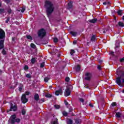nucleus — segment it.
Masks as SVG:
<instances>
[{"label":"nucleus","instance_id":"1","mask_svg":"<svg viewBox=\"0 0 124 124\" xmlns=\"http://www.w3.org/2000/svg\"><path fill=\"white\" fill-rule=\"evenodd\" d=\"M45 7L46 8V12L47 16H50L54 12V10H55L54 4L49 0H46L45 2Z\"/></svg>","mask_w":124,"mask_h":124},{"label":"nucleus","instance_id":"2","mask_svg":"<svg viewBox=\"0 0 124 124\" xmlns=\"http://www.w3.org/2000/svg\"><path fill=\"white\" fill-rule=\"evenodd\" d=\"M116 84L119 87H124V72L120 70V75L116 78L115 81Z\"/></svg>","mask_w":124,"mask_h":124},{"label":"nucleus","instance_id":"3","mask_svg":"<svg viewBox=\"0 0 124 124\" xmlns=\"http://www.w3.org/2000/svg\"><path fill=\"white\" fill-rule=\"evenodd\" d=\"M16 115L14 114L12 115L11 116V121H10V124H15V123H20V122H21V119H20L19 118H16Z\"/></svg>","mask_w":124,"mask_h":124},{"label":"nucleus","instance_id":"4","mask_svg":"<svg viewBox=\"0 0 124 124\" xmlns=\"http://www.w3.org/2000/svg\"><path fill=\"white\" fill-rule=\"evenodd\" d=\"M37 34L38 37H40V38H43V37L46 36V31H45V29L44 28L41 29L38 31Z\"/></svg>","mask_w":124,"mask_h":124},{"label":"nucleus","instance_id":"5","mask_svg":"<svg viewBox=\"0 0 124 124\" xmlns=\"http://www.w3.org/2000/svg\"><path fill=\"white\" fill-rule=\"evenodd\" d=\"M109 54L114 58L115 61H117L118 59H119V57H120L121 55V52L120 51H116L115 54V52H114V51H111Z\"/></svg>","mask_w":124,"mask_h":124},{"label":"nucleus","instance_id":"6","mask_svg":"<svg viewBox=\"0 0 124 124\" xmlns=\"http://www.w3.org/2000/svg\"><path fill=\"white\" fill-rule=\"evenodd\" d=\"M18 109V106L16 105H13V104H11L10 109L7 110V113H9L11 111H14V112H16Z\"/></svg>","mask_w":124,"mask_h":124},{"label":"nucleus","instance_id":"7","mask_svg":"<svg viewBox=\"0 0 124 124\" xmlns=\"http://www.w3.org/2000/svg\"><path fill=\"white\" fill-rule=\"evenodd\" d=\"M92 78H93V74H92V73L87 72L85 73V79L86 81H91Z\"/></svg>","mask_w":124,"mask_h":124},{"label":"nucleus","instance_id":"8","mask_svg":"<svg viewBox=\"0 0 124 124\" xmlns=\"http://www.w3.org/2000/svg\"><path fill=\"white\" fill-rule=\"evenodd\" d=\"M70 88H72V86H70V87H66L65 90L64 96L66 97L69 96V95H70V93H71V92L70 91Z\"/></svg>","mask_w":124,"mask_h":124},{"label":"nucleus","instance_id":"9","mask_svg":"<svg viewBox=\"0 0 124 124\" xmlns=\"http://www.w3.org/2000/svg\"><path fill=\"white\" fill-rule=\"evenodd\" d=\"M21 102L23 104H25V103H27L28 101H29V99L27 98V96H26V94H23L21 97Z\"/></svg>","mask_w":124,"mask_h":124},{"label":"nucleus","instance_id":"10","mask_svg":"<svg viewBox=\"0 0 124 124\" xmlns=\"http://www.w3.org/2000/svg\"><path fill=\"white\" fill-rule=\"evenodd\" d=\"M5 39V32L3 30L0 28V39L4 40Z\"/></svg>","mask_w":124,"mask_h":124},{"label":"nucleus","instance_id":"11","mask_svg":"<svg viewBox=\"0 0 124 124\" xmlns=\"http://www.w3.org/2000/svg\"><path fill=\"white\" fill-rule=\"evenodd\" d=\"M4 48V40H0V50Z\"/></svg>","mask_w":124,"mask_h":124},{"label":"nucleus","instance_id":"12","mask_svg":"<svg viewBox=\"0 0 124 124\" xmlns=\"http://www.w3.org/2000/svg\"><path fill=\"white\" fill-rule=\"evenodd\" d=\"M55 94L57 96L60 95V94H62V89H60L59 90L56 91L55 92Z\"/></svg>","mask_w":124,"mask_h":124},{"label":"nucleus","instance_id":"13","mask_svg":"<svg viewBox=\"0 0 124 124\" xmlns=\"http://www.w3.org/2000/svg\"><path fill=\"white\" fill-rule=\"evenodd\" d=\"M34 98L36 101H38V100H39V95H38V93H35L34 95Z\"/></svg>","mask_w":124,"mask_h":124},{"label":"nucleus","instance_id":"14","mask_svg":"<svg viewBox=\"0 0 124 124\" xmlns=\"http://www.w3.org/2000/svg\"><path fill=\"white\" fill-rule=\"evenodd\" d=\"M75 123L76 124H81V123H82V120L79 118H77L75 119Z\"/></svg>","mask_w":124,"mask_h":124},{"label":"nucleus","instance_id":"15","mask_svg":"<svg viewBox=\"0 0 124 124\" xmlns=\"http://www.w3.org/2000/svg\"><path fill=\"white\" fill-rule=\"evenodd\" d=\"M78 99L80 102L83 103V105H85V104H87V103H88V101H86L85 104H84V102H85V100H84L83 98H79Z\"/></svg>","mask_w":124,"mask_h":124},{"label":"nucleus","instance_id":"16","mask_svg":"<svg viewBox=\"0 0 124 124\" xmlns=\"http://www.w3.org/2000/svg\"><path fill=\"white\" fill-rule=\"evenodd\" d=\"M123 13H124V10H119L117 11V14H118V15H119V16H123Z\"/></svg>","mask_w":124,"mask_h":124},{"label":"nucleus","instance_id":"17","mask_svg":"<svg viewBox=\"0 0 124 124\" xmlns=\"http://www.w3.org/2000/svg\"><path fill=\"white\" fill-rule=\"evenodd\" d=\"M97 21V18H93L91 20H90L89 22L91 23L92 24H94V23H96Z\"/></svg>","mask_w":124,"mask_h":124},{"label":"nucleus","instance_id":"18","mask_svg":"<svg viewBox=\"0 0 124 124\" xmlns=\"http://www.w3.org/2000/svg\"><path fill=\"white\" fill-rule=\"evenodd\" d=\"M72 6H73V5H72V1H70L68 3V8L69 9L72 8Z\"/></svg>","mask_w":124,"mask_h":124},{"label":"nucleus","instance_id":"19","mask_svg":"<svg viewBox=\"0 0 124 124\" xmlns=\"http://www.w3.org/2000/svg\"><path fill=\"white\" fill-rule=\"evenodd\" d=\"M118 26H119V27H121V28H124V22H122V21H119L118 22Z\"/></svg>","mask_w":124,"mask_h":124},{"label":"nucleus","instance_id":"20","mask_svg":"<svg viewBox=\"0 0 124 124\" xmlns=\"http://www.w3.org/2000/svg\"><path fill=\"white\" fill-rule=\"evenodd\" d=\"M35 62H36V58H32L31 59V63L32 64H34V63H35Z\"/></svg>","mask_w":124,"mask_h":124},{"label":"nucleus","instance_id":"21","mask_svg":"<svg viewBox=\"0 0 124 124\" xmlns=\"http://www.w3.org/2000/svg\"><path fill=\"white\" fill-rule=\"evenodd\" d=\"M76 70L77 72H79V71H80V70H81V66H80V65H78L76 68Z\"/></svg>","mask_w":124,"mask_h":124},{"label":"nucleus","instance_id":"22","mask_svg":"<svg viewBox=\"0 0 124 124\" xmlns=\"http://www.w3.org/2000/svg\"><path fill=\"white\" fill-rule=\"evenodd\" d=\"M70 33L73 35V36H76L77 35V32L71 31Z\"/></svg>","mask_w":124,"mask_h":124},{"label":"nucleus","instance_id":"23","mask_svg":"<svg viewBox=\"0 0 124 124\" xmlns=\"http://www.w3.org/2000/svg\"><path fill=\"white\" fill-rule=\"evenodd\" d=\"M121 116H122V113H121V112H117L116 114L115 117H116V118H118V119H120Z\"/></svg>","mask_w":124,"mask_h":124},{"label":"nucleus","instance_id":"24","mask_svg":"<svg viewBox=\"0 0 124 124\" xmlns=\"http://www.w3.org/2000/svg\"><path fill=\"white\" fill-rule=\"evenodd\" d=\"M67 124H73V120L69 119L67 120Z\"/></svg>","mask_w":124,"mask_h":124},{"label":"nucleus","instance_id":"25","mask_svg":"<svg viewBox=\"0 0 124 124\" xmlns=\"http://www.w3.org/2000/svg\"><path fill=\"white\" fill-rule=\"evenodd\" d=\"M62 114L64 117H67V115H68V113L66 112L65 111H63Z\"/></svg>","mask_w":124,"mask_h":124},{"label":"nucleus","instance_id":"26","mask_svg":"<svg viewBox=\"0 0 124 124\" xmlns=\"http://www.w3.org/2000/svg\"><path fill=\"white\" fill-rule=\"evenodd\" d=\"M30 46L31 48H32V49H35V48H36V46H35L33 43H31Z\"/></svg>","mask_w":124,"mask_h":124},{"label":"nucleus","instance_id":"27","mask_svg":"<svg viewBox=\"0 0 124 124\" xmlns=\"http://www.w3.org/2000/svg\"><path fill=\"white\" fill-rule=\"evenodd\" d=\"M91 41H95V35H93L91 39Z\"/></svg>","mask_w":124,"mask_h":124},{"label":"nucleus","instance_id":"28","mask_svg":"<svg viewBox=\"0 0 124 124\" xmlns=\"http://www.w3.org/2000/svg\"><path fill=\"white\" fill-rule=\"evenodd\" d=\"M45 101V100L44 99V98H42L39 101L38 103L41 104V103H43V102H44Z\"/></svg>","mask_w":124,"mask_h":124},{"label":"nucleus","instance_id":"29","mask_svg":"<svg viewBox=\"0 0 124 124\" xmlns=\"http://www.w3.org/2000/svg\"><path fill=\"white\" fill-rule=\"evenodd\" d=\"M27 39H30V40H32V37L31 35H28L26 36Z\"/></svg>","mask_w":124,"mask_h":124},{"label":"nucleus","instance_id":"30","mask_svg":"<svg viewBox=\"0 0 124 124\" xmlns=\"http://www.w3.org/2000/svg\"><path fill=\"white\" fill-rule=\"evenodd\" d=\"M49 80H50V78L48 77L45 78H44V81L45 83L48 82V81H49Z\"/></svg>","mask_w":124,"mask_h":124},{"label":"nucleus","instance_id":"31","mask_svg":"<svg viewBox=\"0 0 124 124\" xmlns=\"http://www.w3.org/2000/svg\"><path fill=\"white\" fill-rule=\"evenodd\" d=\"M46 97L48 98H51L52 97V94H46L45 95Z\"/></svg>","mask_w":124,"mask_h":124},{"label":"nucleus","instance_id":"32","mask_svg":"<svg viewBox=\"0 0 124 124\" xmlns=\"http://www.w3.org/2000/svg\"><path fill=\"white\" fill-rule=\"evenodd\" d=\"M45 65V62H43L42 63H41L40 64V67H41V68H43V67H44Z\"/></svg>","mask_w":124,"mask_h":124},{"label":"nucleus","instance_id":"33","mask_svg":"<svg viewBox=\"0 0 124 124\" xmlns=\"http://www.w3.org/2000/svg\"><path fill=\"white\" fill-rule=\"evenodd\" d=\"M26 77L27 78H29V79H31V74H27L26 75Z\"/></svg>","mask_w":124,"mask_h":124},{"label":"nucleus","instance_id":"34","mask_svg":"<svg viewBox=\"0 0 124 124\" xmlns=\"http://www.w3.org/2000/svg\"><path fill=\"white\" fill-rule=\"evenodd\" d=\"M52 124H58V119H56L55 121H52L51 122Z\"/></svg>","mask_w":124,"mask_h":124},{"label":"nucleus","instance_id":"35","mask_svg":"<svg viewBox=\"0 0 124 124\" xmlns=\"http://www.w3.org/2000/svg\"><path fill=\"white\" fill-rule=\"evenodd\" d=\"M23 88H24V85H21L19 87V92H22V90H23Z\"/></svg>","mask_w":124,"mask_h":124},{"label":"nucleus","instance_id":"36","mask_svg":"<svg viewBox=\"0 0 124 124\" xmlns=\"http://www.w3.org/2000/svg\"><path fill=\"white\" fill-rule=\"evenodd\" d=\"M54 107L56 109H60V108H61V106L58 105H55Z\"/></svg>","mask_w":124,"mask_h":124},{"label":"nucleus","instance_id":"37","mask_svg":"<svg viewBox=\"0 0 124 124\" xmlns=\"http://www.w3.org/2000/svg\"><path fill=\"white\" fill-rule=\"evenodd\" d=\"M75 53V50H74V49L71 50L70 54L71 55V56H72L73 54H74Z\"/></svg>","mask_w":124,"mask_h":124},{"label":"nucleus","instance_id":"38","mask_svg":"<svg viewBox=\"0 0 124 124\" xmlns=\"http://www.w3.org/2000/svg\"><path fill=\"white\" fill-rule=\"evenodd\" d=\"M53 41H54V42L55 43H57V42H58V41H59V39H58L57 38H55L54 39Z\"/></svg>","mask_w":124,"mask_h":124},{"label":"nucleus","instance_id":"39","mask_svg":"<svg viewBox=\"0 0 124 124\" xmlns=\"http://www.w3.org/2000/svg\"><path fill=\"white\" fill-rule=\"evenodd\" d=\"M2 55H6V51H5V50L4 49H3L2 50Z\"/></svg>","mask_w":124,"mask_h":124},{"label":"nucleus","instance_id":"40","mask_svg":"<svg viewBox=\"0 0 124 124\" xmlns=\"http://www.w3.org/2000/svg\"><path fill=\"white\" fill-rule=\"evenodd\" d=\"M2 13H4V9H0V14H2Z\"/></svg>","mask_w":124,"mask_h":124},{"label":"nucleus","instance_id":"41","mask_svg":"<svg viewBox=\"0 0 124 124\" xmlns=\"http://www.w3.org/2000/svg\"><path fill=\"white\" fill-rule=\"evenodd\" d=\"M111 106H112V107H115V106H117V103L116 102L112 103Z\"/></svg>","mask_w":124,"mask_h":124},{"label":"nucleus","instance_id":"42","mask_svg":"<svg viewBox=\"0 0 124 124\" xmlns=\"http://www.w3.org/2000/svg\"><path fill=\"white\" fill-rule=\"evenodd\" d=\"M24 70H28V69H29V66L27 65H25L24 67Z\"/></svg>","mask_w":124,"mask_h":124},{"label":"nucleus","instance_id":"43","mask_svg":"<svg viewBox=\"0 0 124 124\" xmlns=\"http://www.w3.org/2000/svg\"><path fill=\"white\" fill-rule=\"evenodd\" d=\"M22 115H23V116L26 115V110L25 109L22 110Z\"/></svg>","mask_w":124,"mask_h":124},{"label":"nucleus","instance_id":"44","mask_svg":"<svg viewBox=\"0 0 124 124\" xmlns=\"http://www.w3.org/2000/svg\"><path fill=\"white\" fill-rule=\"evenodd\" d=\"M70 80V79L69 78V77H66L65 79V82H69V80Z\"/></svg>","mask_w":124,"mask_h":124},{"label":"nucleus","instance_id":"45","mask_svg":"<svg viewBox=\"0 0 124 124\" xmlns=\"http://www.w3.org/2000/svg\"><path fill=\"white\" fill-rule=\"evenodd\" d=\"M10 20V18H9V17H7V19H6V20H5V23H6V24H7V23H8V22H9Z\"/></svg>","mask_w":124,"mask_h":124},{"label":"nucleus","instance_id":"46","mask_svg":"<svg viewBox=\"0 0 124 124\" xmlns=\"http://www.w3.org/2000/svg\"><path fill=\"white\" fill-rule=\"evenodd\" d=\"M7 12L9 14H11V12H12V10L11 9H9L8 10Z\"/></svg>","mask_w":124,"mask_h":124},{"label":"nucleus","instance_id":"47","mask_svg":"<svg viewBox=\"0 0 124 124\" xmlns=\"http://www.w3.org/2000/svg\"><path fill=\"white\" fill-rule=\"evenodd\" d=\"M24 94H25V96H27V95H30V92H26Z\"/></svg>","mask_w":124,"mask_h":124},{"label":"nucleus","instance_id":"48","mask_svg":"<svg viewBox=\"0 0 124 124\" xmlns=\"http://www.w3.org/2000/svg\"><path fill=\"white\" fill-rule=\"evenodd\" d=\"M4 1L6 3H9L11 1V0H4Z\"/></svg>","mask_w":124,"mask_h":124},{"label":"nucleus","instance_id":"49","mask_svg":"<svg viewBox=\"0 0 124 124\" xmlns=\"http://www.w3.org/2000/svg\"><path fill=\"white\" fill-rule=\"evenodd\" d=\"M97 69H98V70H101V66H100V65H98Z\"/></svg>","mask_w":124,"mask_h":124},{"label":"nucleus","instance_id":"50","mask_svg":"<svg viewBox=\"0 0 124 124\" xmlns=\"http://www.w3.org/2000/svg\"><path fill=\"white\" fill-rule=\"evenodd\" d=\"M120 62H124V58H121L120 60Z\"/></svg>","mask_w":124,"mask_h":124},{"label":"nucleus","instance_id":"51","mask_svg":"<svg viewBox=\"0 0 124 124\" xmlns=\"http://www.w3.org/2000/svg\"><path fill=\"white\" fill-rule=\"evenodd\" d=\"M26 10V8H22V9H21V12H25V11Z\"/></svg>","mask_w":124,"mask_h":124},{"label":"nucleus","instance_id":"52","mask_svg":"<svg viewBox=\"0 0 124 124\" xmlns=\"http://www.w3.org/2000/svg\"><path fill=\"white\" fill-rule=\"evenodd\" d=\"M64 103L66 106H67V105H68V102H67V101L65 100Z\"/></svg>","mask_w":124,"mask_h":124},{"label":"nucleus","instance_id":"53","mask_svg":"<svg viewBox=\"0 0 124 124\" xmlns=\"http://www.w3.org/2000/svg\"><path fill=\"white\" fill-rule=\"evenodd\" d=\"M73 110V109H72V108H69V112H72Z\"/></svg>","mask_w":124,"mask_h":124},{"label":"nucleus","instance_id":"54","mask_svg":"<svg viewBox=\"0 0 124 124\" xmlns=\"http://www.w3.org/2000/svg\"><path fill=\"white\" fill-rule=\"evenodd\" d=\"M73 44H77V41L74 40L73 42Z\"/></svg>","mask_w":124,"mask_h":124},{"label":"nucleus","instance_id":"55","mask_svg":"<svg viewBox=\"0 0 124 124\" xmlns=\"http://www.w3.org/2000/svg\"><path fill=\"white\" fill-rule=\"evenodd\" d=\"M89 106L90 107H93V104L92 103L89 104Z\"/></svg>","mask_w":124,"mask_h":124},{"label":"nucleus","instance_id":"56","mask_svg":"<svg viewBox=\"0 0 124 124\" xmlns=\"http://www.w3.org/2000/svg\"><path fill=\"white\" fill-rule=\"evenodd\" d=\"M103 4L104 5H107V2H104L103 3Z\"/></svg>","mask_w":124,"mask_h":124},{"label":"nucleus","instance_id":"57","mask_svg":"<svg viewBox=\"0 0 124 124\" xmlns=\"http://www.w3.org/2000/svg\"><path fill=\"white\" fill-rule=\"evenodd\" d=\"M103 62V61H102V60H99L98 62H99V63H101V62Z\"/></svg>","mask_w":124,"mask_h":124},{"label":"nucleus","instance_id":"58","mask_svg":"<svg viewBox=\"0 0 124 124\" xmlns=\"http://www.w3.org/2000/svg\"><path fill=\"white\" fill-rule=\"evenodd\" d=\"M2 70H0V75H1V74H2Z\"/></svg>","mask_w":124,"mask_h":124},{"label":"nucleus","instance_id":"59","mask_svg":"<svg viewBox=\"0 0 124 124\" xmlns=\"http://www.w3.org/2000/svg\"><path fill=\"white\" fill-rule=\"evenodd\" d=\"M12 41H15V38L13 37V38H12Z\"/></svg>","mask_w":124,"mask_h":124},{"label":"nucleus","instance_id":"60","mask_svg":"<svg viewBox=\"0 0 124 124\" xmlns=\"http://www.w3.org/2000/svg\"><path fill=\"white\" fill-rule=\"evenodd\" d=\"M52 88H53V86L50 85L49 86V89H52Z\"/></svg>","mask_w":124,"mask_h":124},{"label":"nucleus","instance_id":"61","mask_svg":"<svg viewBox=\"0 0 124 124\" xmlns=\"http://www.w3.org/2000/svg\"><path fill=\"white\" fill-rule=\"evenodd\" d=\"M103 33H106V31H105V30H104L103 31Z\"/></svg>","mask_w":124,"mask_h":124},{"label":"nucleus","instance_id":"62","mask_svg":"<svg viewBox=\"0 0 124 124\" xmlns=\"http://www.w3.org/2000/svg\"><path fill=\"white\" fill-rule=\"evenodd\" d=\"M107 4H110V2H107Z\"/></svg>","mask_w":124,"mask_h":124},{"label":"nucleus","instance_id":"63","mask_svg":"<svg viewBox=\"0 0 124 124\" xmlns=\"http://www.w3.org/2000/svg\"><path fill=\"white\" fill-rule=\"evenodd\" d=\"M122 93H124V89L123 90Z\"/></svg>","mask_w":124,"mask_h":124},{"label":"nucleus","instance_id":"64","mask_svg":"<svg viewBox=\"0 0 124 124\" xmlns=\"http://www.w3.org/2000/svg\"><path fill=\"white\" fill-rule=\"evenodd\" d=\"M119 46H116V48H118Z\"/></svg>","mask_w":124,"mask_h":124}]
</instances>
